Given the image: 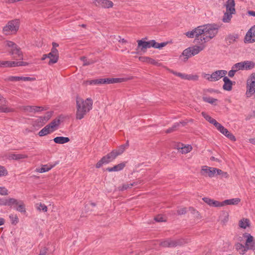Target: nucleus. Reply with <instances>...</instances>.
I'll return each mask as SVG.
<instances>
[{"label":"nucleus","instance_id":"obj_51","mask_svg":"<svg viewBox=\"0 0 255 255\" xmlns=\"http://www.w3.org/2000/svg\"><path fill=\"white\" fill-rule=\"evenodd\" d=\"M0 194L2 195H6L8 194L7 190L3 187H0Z\"/></svg>","mask_w":255,"mask_h":255},{"label":"nucleus","instance_id":"obj_62","mask_svg":"<svg viewBox=\"0 0 255 255\" xmlns=\"http://www.w3.org/2000/svg\"><path fill=\"white\" fill-rule=\"evenodd\" d=\"M147 63L153 64V65H156L157 62H156L154 59L149 58Z\"/></svg>","mask_w":255,"mask_h":255},{"label":"nucleus","instance_id":"obj_3","mask_svg":"<svg viewBox=\"0 0 255 255\" xmlns=\"http://www.w3.org/2000/svg\"><path fill=\"white\" fill-rule=\"evenodd\" d=\"M137 50H140L145 52L147 48L153 47L154 48L161 49L165 46L166 42H162L160 43L156 42L155 40H152L148 41H145L143 40H138L137 41Z\"/></svg>","mask_w":255,"mask_h":255},{"label":"nucleus","instance_id":"obj_25","mask_svg":"<svg viewBox=\"0 0 255 255\" xmlns=\"http://www.w3.org/2000/svg\"><path fill=\"white\" fill-rule=\"evenodd\" d=\"M52 132H53V130L49 126L47 125L39 131L38 135L40 136H43Z\"/></svg>","mask_w":255,"mask_h":255},{"label":"nucleus","instance_id":"obj_20","mask_svg":"<svg viewBox=\"0 0 255 255\" xmlns=\"http://www.w3.org/2000/svg\"><path fill=\"white\" fill-rule=\"evenodd\" d=\"M255 243L254 241V238L250 234L247 235V239L246 242L245 246L249 250H254L255 249Z\"/></svg>","mask_w":255,"mask_h":255},{"label":"nucleus","instance_id":"obj_43","mask_svg":"<svg viewBox=\"0 0 255 255\" xmlns=\"http://www.w3.org/2000/svg\"><path fill=\"white\" fill-rule=\"evenodd\" d=\"M131 185V183H126L122 185V186H120L118 187V189L120 191H124L125 190H127L128 188H130L132 187L131 186H130Z\"/></svg>","mask_w":255,"mask_h":255},{"label":"nucleus","instance_id":"obj_44","mask_svg":"<svg viewBox=\"0 0 255 255\" xmlns=\"http://www.w3.org/2000/svg\"><path fill=\"white\" fill-rule=\"evenodd\" d=\"M103 84V79H99L90 80V85H101Z\"/></svg>","mask_w":255,"mask_h":255},{"label":"nucleus","instance_id":"obj_57","mask_svg":"<svg viewBox=\"0 0 255 255\" xmlns=\"http://www.w3.org/2000/svg\"><path fill=\"white\" fill-rule=\"evenodd\" d=\"M177 212L179 215L185 214L186 213V208H181L177 211Z\"/></svg>","mask_w":255,"mask_h":255},{"label":"nucleus","instance_id":"obj_52","mask_svg":"<svg viewBox=\"0 0 255 255\" xmlns=\"http://www.w3.org/2000/svg\"><path fill=\"white\" fill-rule=\"evenodd\" d=\"M104 164H107L106 161H105L104 160H103V158H102L96 165V167L97 168H100Z\"/></svg>","mask_w":255,"mask_h":255},{"label":"nucleus","instance_id":"obj_63","mask_svg":"<svg viewBox=\"0 0 255 255\" xmlns=\"http://www.w3.org/2000/svg\"><path fill=\"white\" fill-rule=\"evenodd\" d=\"M155 220L157 222H163L164 221L163 217L161 216H158L156 217H155Z\"/></svg>","mask_w":255,"mask_h":255},{"label":"nucleus","instance_id":"obj_15","mask_svg":"<svg viewBox=\"0 0 255 255\" xmlns=\"http://www.w3.org/2000/svg\"><path fill=\"white\" fill-rule=\"evenodd\" d=\"M181 242L179 240H173L171 239H167L160 243V246L163 247L172 248L178 245H180Z\"/></svg>","mask_w":255,"mask_h":255},{"label":"nucleus","instance_id":"obj_6","mask_svg":"<svg viewBox=\"0 0 255 255\" xmlns=\"http://www.w3.org/2000/svg\"><path fill=\"white\" fill-rule=\"evenodd\" d=\"M5 45L10 49L9 53L11 55H15V57L19 59L22 58V52L20 48L15 43L11 41H6L5 42Z\"/></svg>","mask_w":255,"mask_h":255},{"label":"nucleus","instance_id":"obj_31","mask_svg":"<svg viewBox=\"0 0 255 255\" xmlns=\"http://www.w3.org/2000/svg\"><path fill=\"white\" fill-rule=\"evenodd\" d=\"M236 248L239 253L242 255L245 254L248 251V249L246 247L240 243H238L236 245Z\"/></svg>","mask_w":255,"mask_h":255},{"label":"nucleus","instance_id":"obj_38","mask_svg":"<svg viewBox=\"0 0 255 255\" xmlns=\"http://www.w3.org/2000/svg\"><path fill=\"white\" fill-rule=\"evenodd\" d=\"M11 223L13 225L17 224L19 222L18 216L16 214H11L9 216Z\"/></svg>","mask_w":255,"mask_h":255},{"label":"nucleus","instance_id":"obj_27","mask_svg":"<svg viewBox=\"0 0 255 255\" xmlns=\"http://www.w3.org/2000/svg\"><path fill=\"white\" fill-rule=\"evenodd\" d=\"M204 102L209 103L212 105H217L218 100L211 97L204 96L202 98Z\"/></svg>","mask_w":255,"mask_h":255},{"label":"nucleus","instance_id":"obj_26","mask_svg":"<svg viewBox=\"0 0 255 255\" xmlns=\"http://www.w3.org/2000/svg\"><path fill=\"white\" fill-rule=\"evenodd\" d=\"M53 140L56 143L62 144L69 142L70 139L67 137L57 136L55 137Z\"/></svg>","mask_w":255,"mask_h":255},{"label":"nucleus","instance_id":"obj_22","mask_svg":"<svg viewBox=\"0 0 255 255\" xmlns=\"http://www.w3.org/2000/svg\"><path fill=\"white\" fill-rule=\"evenodd\" d=\"M7 158L10 160H11V159L19 160V159H22L27 158V155H26V154H23L10 153V154H8L7 155Z\"/></svg>","mask_w":255,"mask_h":255},{"label":"nucleus","instance_id":"obj_13","mask_svg":"<svg viewBox=\"0 0 255 255\" xmlns=\"http://www.w3.org/2000/svg\"><path fill=\"white\" fill-rule=\"evenodd\" d=\"M93 3L96 6L104 8L112 7L114 5L113 2L109 0H95L93 1Z\"/></svg>","mask_w":255,"mask_h":255},{"label":"nucleus","instance_id":"obj_46","mask_svg":"<svg viewBox=\"0 0 255 255\" xmlns=\"http://www.w3.org/2000/svg\"><path fill=\"white\" fill-rule=\"evenodd\" d=\"M81 60L83 62V66L89 65L94 62L93 60H87L85 57H81Z\"/></svg>","mask_w":255,"mask_h":255},{"label":"nucleus","instance_id":"obj_35","mask_svg":"<svg viewBox=\"0 0 255 255\" xmlns=\"http://www.w3.org/2000/svg\"><path fill=\"white\" fill-rule=\"evenodd\" d=\"M244 65V70H250L254 68L255 64L251 61H243Z\"/></svg>","mask_w":255,"mask_h":255},{"label":"nucleus","instance_id":"obj_11","mask_svg":"<svg viewBox=\"0 0 255 255\" xmlns=\"http://www.w3.org/2000/svg\"><path fill=\"white\" fill-rule=\"evenodd\" d=\"M216 128L221 133H222L230 140L234 141L236 140L235 136L232 133L230 132L227 128H224L220 123Z\"/></svg>","mask_w":255,"mask_h":255},{"label":"nucleus","instance_id":"obj_24","mask_svg":"<svg viewBox=\"0 0 255 255\" xmlns=\"http://www.w3.org/2000/svg\"><path fill=\"white\" fill-rule=\"evenodd\" d=\"M126 166V162L121 163L116 165H115L113 167H108L107 168V170L109 172L113 171H119L122 170Z\"/></svg>","mask_w":255,"mask_h":255},{"label":"nucleus","instance_id":"obj_12","mask_svg":"<svg viewBox=\"0 0 255 255\" xmlns=\"http://www.w3.org/2000/svg\"><path fill=\"white\" fill-rule=\"evenodd\" d=\"M245 41L250 43L255 42V25L247 32L245 37Z\"/></svg>","mask_w":255,"mask_h":255},{"label":"nucleus","instance_id":"obj_34","mask_svg":"<svg viewBox=\"0 0 255 255\" xmlns=\"http://www.w3.org/2000/svg\"><path fill=\"white\" fill-rule=\"evenodd\" d=\"M179 149L180 150V152L182 153H187L191 151L192 147L190 145H182L181 147H179Z\"/></svg>","mask_w":255,"mask_h":255},{"label":"nucleus","instance_id":"obj_40","mask_svg":"<svg viewBox=\"0 0 255 255\" xmlns=\"http://www.w3.org/2000/svg\"><path fill=\"white\" fill-rule=\"evenodd\" d=\"M12 200H10V198L8 199H0V205L1 206H10V203H11Z\"/></svg>","mask_w":255,"mask_h":255},{"label":"nucleus","instance_id":"obj_33","mask_svg":"<svg viewBox=\"0 0 255 255\" xmlns=\"http://www.w3.org/2000/svg\"><path fill=\"white\" fill-rule=\"evenodd\" d=\"M239 225L240 228L246 229L250 226V220L248 219L244 218L239 221Z\"/></svg>","mask_w":255,"mask_h":255},{"label":"nucleus","instance_id":"obj_21","mask_svg":"<svg viewBox=\"0 0 255 255\" xmlns=\"http://www.w3.org/2000/svg\"><path fill=\"white\" fill-rule=\"evenodd\" d=\"M241 202V199L239 198H233L230 199H227L222 202L223 206L225 205H236Z\"/></svg>","mask_w":255,"mask_h":255},{"label":"nucleus","instance_id":"obj_48","mask_svg":"<svg viewBox=\"0 0 255 255\" xmlns=\"http://www.w3.org/2000/svg\"><path fill=\"white\" fill-rule=\"evenodd\" d=\"M7 174V171L6 169L1 166H0V177L6 176Z\"/></svg>","mask_w":255,"mask_h":255},{"label":"nucleus","instance_id":"obj_39","mask_svg":"<svg viewBox=\"0 0 255 255\" xmlns=\"http://www.w3.org/2000/svg\"><path fill=\"white\" fill-rule=\"evenodd\" d=\"M14 209L20 213H24L26 212L25 205L22 201L19 203L17 207H14Z\"/></svg>","mask_w":255,"mask_h":255},{"label":"nucleus","instance_id":"obj_64","mask_svg":"<svg viewBox=\"0 0 255 255\" xmlns=\"http://www.w3.org/2000/svg\"><path fill=\"white\" fill-rule=\"evenodd\" d=\"M35 112H37L39 111H42L44 110V108L42 107H38V106H35Z\"/></svg>","mask_w":255,"mask_h":255},{"label":"nucleus","instance_id":"obj_17","mask_svg":"<svg viewBox=\"0 0 255 255\" xmlns=\"http://www.w3.org/2000/svg\"><path fill=\"white\" fill-rule=\"evenodd\" d=\"M49 119V116L39 117L34 121L33 125L35 127H41L47 123Z\"/></svg>","mask_w":255,"mask_h":255},{"label":"nucleus","instance_id":"obj_58","mask_svg":"<svg viewBox=\"0 0 255 255\" xmlns=\"http://www.w3.org/2000/svg\"><path fill=\"white\" fill-rule=\"evenodd\" d=\"M109 154L110 155V156H111L112 159H113V160L116 158V157L118 156L117 153H116V151H115V150H113V151H112L111 153H109Z\"/></svg>","mask_w":255,"mask_h":255},{"label":"nucleus","instance_id":"obj_7","mask_svg":"<svg viewBox=\"0 0 255 255\" xmlns=\"http://www.w3.org/2000/svg\"><path fill=\"white\" fill-rule=\"evenodd\" d=\"M58 51L56 48H52L51 51L48 54L44 55L42 58V60H44L48 58L49 60L48 62V64L51 65L56 63L58 59Z\"/></svg>","mask_w":255,"mask_h":255},{"label":"nucleus","instance_id":"obj_50","mask_svg":"<svg viewBox=\"0 0 255 255\" xmlns=\"http://www.w3.org/2000/svg\"><path fill=\"white\" fill-rule=\"evenodd\" d=\"M10 111L5 106L2 105L0 106V113H7L9 112Z\"/></svg>","mask_w":255,"mask_h":255},{"label":"nucleus","instance_id":"obj_8","mask_svg":"<svg viewBox=\"0 0 255 255\" xmlns=\"http://www.w3.org/2000/svg\"><path fill=\"white\" fill-rule=\"evenodd\" d=\"M199 40H197V37H195L194 43L196 44L195 45L190 47L191 51V54L193 56L198 54L200 52L203 50L206 47V44L203 42H199Z\"/></svg>","mask_w":255,"mask_h":255},{"label":"nucleus","instance_id":"obj_41","mask_svg":"<svg viewBox=\"0 0 255 255\" xmlns=\"http://www.w3.org/2000/svg\"><path fill=\"white\" fill-rule=\"evenodd\" d=\"M233 68H234L235 69H236V70L237 71H239V70H244V65H243V62H239V63H236L235 64H234L233 66Z\"/></svg>","mask_w":255,"mask_h":255},{"label":"nucleus","instance_id":"obj_53","mask_svg":"<svg viewBox=\"0 0 255 255\" xmlns=\"http://www.w3.org/2000/svg\"><path fill=\"white\" fill-rule=\"evenodd\" d=\"M103 160H104L105 161H106V163H108L110 162L113 161V159H112L111 156L109 154H108L107 155L104 156L103 157Z\"/></svg>","mask_w":255,"mask_h":255},{"label":"nucleus","instance_id":"obj_30","mask_svg":"<svg viewBox=\"0 0 255 255\" xmlns=\"http://www.w3.org/2000/svg\"><path fill=\"white\" fill-rule=\"evenodd\" d=\"M54 166H55V164L54 165L45 164V165H43L41 168H37V171L40 173L45 172H47V171H48L49 170H50Z\"/></svg>","mask_w":255,"mask_h":255},{"label":"nucleus","instance_id":"obj_45","mask_svg":"<svg viewBox=\"0 0 255 255\" xmlns=\"http://www.w3.org/2000/svg\"><path fill=\"white\" fill-rule=\"evenodd\" d=\"M10 200H12L13 201H11V203H10L9 206H13L14 208V207H17L19 203H21L22 201L17 200L14 198H10Z\"/></svg>","mask_w":255,"mask_h":255},{"label":"nucleus","instance_id":"obj_47","mask_svg":"<svg viewBox=\"0 0 255 255\" xmlns=\"http://www.w3.org/2000/svg\"><path fill=\"white\" fill-rule=\"evenodd\" d=\"M181 123H176L171 128H169L166 131V133H170L173 131H174L176 129V128L180 126V125Z\"/></svg>","mask_w":255,"mask_h":255},{"label":"nucleus","instance_id":"obj_29","mask_svg":"<svg viewBox=\"0 0 255 255\" xmlns=\"http://www.w3.org/2000/svg\"><path fill=\"white\" fill-rule=\"evenodd\" d=\"M192 54H191V51L189 47L185 49L182 52L181 55L180 56V58L182 57H184V61H186L189 58L192 56Z\"/></svg>","mask_w":255,"mask_h":255},{"label":"nucleus","instance_id":"obj_4","mask_svg":"<svg viewBox=\"0 0 255 255\" xmlns=\"http://www.w3.org/2000/svg\"><path fill=\"white\" fill-rule=\"evenodd\" d=\"M19 21L18 19L10 21L3 27V32L5 35L15 34L18 30Z\"/></svg>","mask_w":255,"mask_h":255},{"label":"nucleus","instance_id":"obj_60","mask_svg":"<svg viewBox=\"0 0 255 255\" xmlns=\"http://www.w3.org/2000/svg\"><path fill=\"white\" fill-rule=\"evenodd\" d=\"M112 79L107 78V79H103V84H112Z\"/></svg>","mask_w":255,"mask_h":255},{"label":"nucleus","instance_id":"obj_16","mask_svg":"<svg viewBox=\"0 0 255 255\" xmlns=\"http://www.w3.org/2000/svg\"><path fill=\"white\" fill-rule=\"evenodd\" d=\"M202 200L207 203L209 206L215 207H220L223 206L222 202L214 200L208 197H204Z\"/></svg>","mask_w":255,"mask_h":255},{"label":"nucleus","instance_id":"obj_9","mask_svg":"<svg viewBox=\"0 0 255 255\" xmlns=\"http://www.w3.org/2000/svg\"><path fill=\"white\" fill-rule=\"evenodd\" d=\"M171 72L174 75L180 77L183 80L189 81H197L199 79V76L197 75L187 74L180 72L171 71Z\"/></svg>","mask_w":255,"mask_h":255},{"label":"nucleus","instance_id":"obj_19","mask_svg":"<svg viewBox=\"0 0 255 255\" xmlns=\"http://www.w3.org/2000/svg\"><path fill=\"white\" fill-rule=\"evenodd\" d=\"M235 3L234 0H228L225 4L226 11L234 14L235 13Z\"/></svg>","mask_w":255,"mask_h":255},{"label":"nucleus","instance_id":"obj_54","mask_svg":"<svg viewBox=\"0 0 255 255\" xmlns=\"http://www.w3.org/2000/svg\"><path fill=\"white\" fill-rule=\"evenodd\" d=\"M124 78H112V83H120L125 81Z\"/></svg>","mask_w":255,"mask_h":255},{"label":"nucleus","instance_id":"obj_59","mask_svg":"<svg viewBox=\"0 0 255 255\" xmlns=\"http://www.w3.org/2000/svg\"><path fill=\"white\" fill-rule=\"evenodd\" d=\"M214 169L215 170V176L216 175H221L222 174L223 171L222 170H221V169H218L216 168H214Z\"/></svg>","mask_w":255,"mask_h":255},{"label":"nucleus","instance_id":"obj_5","mask_svg":"<svg viewBox=\"0 0 255 255\" xmlns=\"http://www.w3.org/2000/svg\"><path fill=\"white\" fill-rule=\"evenodd\" d=\"M227 71L220 70L214 72L211 74L203 73L202 74V76L203 78L208 80L209 81L214 82L220 80L222 77H225V76L227 74Z\"/></svg>","mask_w":255,"mask_h":255},{"label":"nucleus","instance_id":"obj_36","mask_svg":"<svg viewBox=\"0 0 255 255\" xmlns=\"http://www.w3.org/2000/svg\"><path fill=\"white\" fill-rule=\"evenodd\" d=\"M233 13L225 11L222 20L224 22L228 23L231 21L233 16Z\"/></svg>","mask_w":255,"mask_h":255},{"label":"nucleus","instance_id":"obj_55","mask_svg":"<svg viewBox=\"0 0 255 255\" xmlns=\"http://www.w3.org/2000/svg\"><path fill=\"white\" fill-rule=\"evenodd\" d=\"M236 72H237V71L236 70V69L233 68V67L232 66V69L230 71H229V72L228 73L229 76L230 77H233L235 75V73Z\"/></svg>","mask_w":255,"mask_h":255},{"label":"nucleus","instance_id":"obj_2","mask_svg":"<svg viewBox=\"0 0 255 255\" xmlns=\"http://www.w3.org/2000/svg\"><path fill=\"white\" fill-rule=\"evenodd\" d=\"M76 103V118L77 120H81L92 109L93 101L91 98L84 100L82 98L77 97Z\"/></svg>","mask_w":255,"mask_h":255},{"label":"nucleus","instance_id":"obj_37","mask_svg":"<svg viewBox=\"0 0 255 255\" xmlns=\"http://www.w3.org/2000/svg\"><path fill=\"white\" fill-rule=\"evenodd\" d=\"M36 209L39 211H42L43 212H46L47 211V206L41 203H38L35 205Z\"/></svg>","mask_w":255,"mask_h":255},{"label":"nucleus","instance_id":"obj_61","mask_svg":"<svg viewBox=\"0 0 255 255\" xmlns=\"http://www.w3.org/2000/svg\"><path fill=\"white\" fill-rule=\"evenodd\" d=\"M142 182V181L141 180H138L136 181H134V182H133L132 183H131V185H130V186H131L132 187L136 186L138 184H141Z\"/></svg>","mask_w":255,"mask_h":255},{"label":"nucleus","instance_id":"obj_42","mask_svg":"<svg viewBox=\"0 0 255 255\" xmlns=\"http://www.w3.org/2000/svg\"><path fill=\"white\" fill-rule=\"evenodd\" d=\"M128 146V144L126 145H122L121 146L119 147L118 149L114 150H115V151L116 152L118 155H119L124 152V151L125 150V149L126 148V146Z\"/></svg>","mask_w":255,"mask_h":255},{"label":"nucleus","instance_id":"obj_1","mask_svg":"<svg viewBox=\"0 0 255 255\" xmlns=\"http://www.w3.org/2000/svg\"><path fill=\"white\" fill-rule=\"evenodd\" d=\"M219 27L215 24H205L199 26L193 30L186 33L188 38L197 37L200 42L206 43L213 38L218 32Z\"/></svg>","mask_w":255,"mask_h":255},{"label":"nucleus","instance_id":"obj_32","mask_svg":"<svg viewBox=\"0 0 255 255\" xmlns=\"http://www.w3.org/2000/svg\"><path fill=\"white\" fill-rule=\"evenodd\" d=\"M60 124V120L59 119H56L48 124V125L54 131L57 129Z\"/></svg>","mask_w":255,"mask_h":255},{"label":"nucleus","instance_id":"obj_14","mask_svg":"<svg viewBox=\"0 0 255 255\" xmlns=\"http://www.w3.org/2000/svg\"><path fill=\"white\" fill-rule=\"evenodd\" d=\"M201 174L203 176L212 178L215 176V170L214 167L203 166L201 168Z\"/></svg>","mask_w":255,"mask_h":255},{"label":"nucleus","instance_id":"obj_28","mask_svg":"<svg viewBox=\"0 0 255 255\" xmlns=\"http://www.w3.org/2000/svg\"><path fill=\"white\" fill-rule=\"evenodd\" d=\"M202 115L207 121L213 124L215 127H216L219 124L215 119L211 118L209 115H207L205 112H202Z\"/></svg>","mask_w":255,"mask_h":255},{"label":"nucleus","instance_id":"obj_23","mask_svg":"<svg viewBox=\"0 0 255 255\" xmlns=\"http://www.w3.org/2000/svg\"><path fill=\"white\" fill-rule=\"evenodd\" d=\"M223 81L224 82V84L223 87V89L227 91H231L232 88V82L226 76L223 78Z\"/></svg>","mask_w":255,"mask_h":255},{"label":"nucleus","instance_id":"obj_49","mask_svg":"<svg viewBox=\"0 0 255 255\" xmlns=\"http://www.w3.org/2000/svg\"><path fill=\"white\" fill-rule=\"evenodd\" d=\"M34 107L35 106H27L24 107V110L26 112L35 113Z\"/></svg>","mask_w":255,"mask_h":255},{"label":"nucleus","instance_id":"obj_56","mask_svg":"<svg viewBox=\"0 0 255 255\" xmlns=\"http://www.w3.org/2000/svg\"><path fill=\"white\" fill-rule=\"evenodd\" d=\"M149 58V57H148L141 56V57H139V61H140L141 62H145V63H147Z\"/></svg>","mask_w":255,"mask_h":255},{"label":"nucleus","instance_id":"obj_10","mask_svg":"<svg viewBox=\"0 0 255 255\" xmlns=\"http://www.w3.org/2000/svg\"><path fill=\"white\" fill-rule=\"evenodd\" d=\"M26 65V63L20 61H0V67H12Z\"/></svg>","mask_w":255,"mask_h":255},{"label":"nucleus","instance_id":"obj_18","mask_svg":"<svg viewBox=\"0 0 255 255\" xmlns=\"http://www.w3.org/2000/svg\"><path fill=\"white\" fill-rule=\"evenodd\" d=\"M35 78L29 77H19V76H9L7 78V80L10 81H34Z\"/></svg>","mask_w":255,"mask_h":255}]
</instances>
